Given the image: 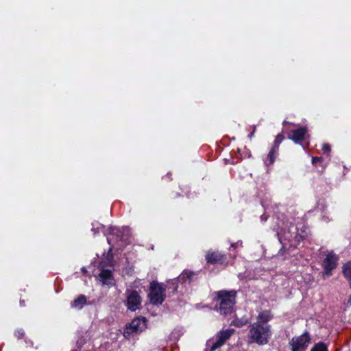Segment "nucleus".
Segmentation results:
<instances>
[{
	"label": "nucleus",
	"mask_w": 351,
	"mask_h": 351,
	"mask_svg": "<svg viewBox=\"0 0 351 351\" xmlns=\"http://www.w3.org/2000/svg\"><path fill=\"white\" fill-rule=\"evenodd\" d=\"M284 139H285V136L283 135V132L278 134L276 136L271 147L279 151L280 145L283 141Z\"/></svg>",
	"instance_id": "6ab92c4d"
},
{
	"label": "nucleus",
	"mask_w": 351,
	"mask_h": 351,
	"mask_svg": "<svg viewBox=\"0 0 351 351\" xmlns=\"http://www.w3.org/2000/svg\"><path fill=\"white\" fill-rule=\"evenodd\" d=\"M324 160V158L322 157H318V156H313L312 157V164L315 166L317 165L318 162L322 163Z\"/></svg>",
	"instance_id": "b1692460"
},
{
	"label": "nucleus",
	"mask_w": 351,
	"mask_h": 351,
	"mask_svg": "<svg viewBox=\"0 0 351 351\" xmlns=\"http://www.w3.org/2000/svg\"><path fill=\"white\" fill-rule=\"evenodd\" d=\"M271 334V325L263 326L258 323L254 322L250 326L247 336L250 343L264 346L268 343Z\"/></svg>",
	"instance_id": "7ed1b4c3"
},
{
	"label": "nucleus",
	"mask_w": 351,
	"mask_h": 351,
	"mask_svg": "<svg viewBox=\"0 0 351 351\" xmlns=\"http://www.w3.org/2000/svg\"><path fill=\"white\" fill-rule=\"evenodd\" d=\"M235 330L233 328H228L219 331L216 335L217 340L210 346L209 351H215L221 348L226 341L234 333Z\"/></svg>",
	"instance_id": "1a4fd4ad"
},
{
	"label": "nucleus",
	"mask_w": 351,
	"mask_h": 351,
	"mask_svg": "<svg viewBox=\"0 0 351 351\" xmlns=\"http://www.w3.org/2000/svg\"><path fill=\"white\" fill-rule=\"evenodd\" d=\"M308 128L306 126L300 127L296 130H292L288 134V138L293 141L295 144H301L306 139Z\"/></svg>",
	"instance_id": "9b49d317"
},
{
	"label": "nucleus",
	"mask_w": 351,
	"mask_h": 351,
	"mask_svg": "<svg viewBox=\"0 0 351 351\" xmlns=\"http://www.w3.org/2000/svg\"><path fill=\"white\" fill-rule=\"evenodd\" d=\"M322 149L324 152V153H325V154L329 153L330 152V150H331L330 146L328 143L323 144Z\"/></svg>",
	"instance_id": "393cba45"
},
{
	"label": "nucleus",
	"mask_w": 351,
	"mask_h": 351,
	"mask_svg": "<svg viewBox=\"0 0 351 351\" xmlns=\"http://www.w3.org/2000/svg\"><path fill=\"white\" fill-rule=\"evenodd\" d=\"M288 123H289L288 121H284L282 122V125H285L286 124H288Z\"/></svg>",
	"instance_id": "c756f323"
},
{
	"label": "nucleus",
	"mask_w": 351,
	"mask_h": 351,
	"mask_svg": "<svg viewBox=\"0 0 351 351\" xmlns=\"http://www.w3.org/2000/svg\"><path fill=\"white\" fill-rule=\"evenodd\" d=\"M278 155V150L271 148L268 154L263 159L264 163L266 166H270L273 165L276 160L277 156Z\"/></svg>",
	"instance_id": "dca6fc26"
},
{
	"label": "nucleus",
	"mask_w": 351,
	"mask_h": 351,
	"mask_svg": "<svg viewBox=\"0 0 351 351\" xmlns=\"http://www.w3.org/2000/svg\"><path fill=\"white\" fill-rule=\"evenodd\" d=\"M110 237L107 238L108 244L111 245L113 243H118L123 241V231L116 227H110L109 228Z\"/></svg>",
	"instance_id": "ddd939ff"
},
{
	"label": "nucleus",
	"mask_w": 351,
	"mask_h": 351,
	"mask_svg": "<svg viewBox=\"0 0 351 351\" xmlns=\"http://www.w3.org/2000/svg\"><path fill=\"white\" fill-rule=\"evenodd\" d=\"M145 325L146 319L145 317H136L126 324L123 335L126 339H129L131 335L142 332L145 328Z\"/></svg>",
	"instance_id": "423d86ee"
},
{
	"label": "nucleus",
	"mask_w": 351,
	"mask_h": 351,
	"mask_svg": "<svg viewBox=\"0 0 351 351\" xmlns=\"http://www.w3.org/2000/svg\"><path fill=\"white\" fill-rule=\"evenodd\" d=\"M167 287L162 282L153 280L149 284V292L148 298L150 304L159 306L161 305L166 298Z\"/></svg>",
	"instance_id": "20e7f679"
},
{
	"label": "nucleus",
	"mask_w": 351,
	"mask_h": 351,
	"mask_svg": "<svg viewBox=\"0 0 351 351\" xmlns=\"http://www.w3.org/2000/svg\"><path fill=\"white\" fill-rule=\"evenodd\" d=\"M278 239L287 241L291 245H298L308 235L307 228L305 226L299 227L292 222H287L285 228L277 232Z\"/></svg>",
	"instance_id": "f257e3e1"
},
{
	"label": "nucleus",
	"mask_w": 351,
	"mask_h": 351,
	"mask_svg": "<svg viewBox=\"0 0 351 351\" xmlns=\"http://www.w3.org/2000/svg\"><path fill=\"white\" fill-rule=\"evenodd\" d=\"M205 258L207 263L212 265H223L227 261L226 255L219 251L207 252Z\"/></svg>",
	"instance_id": "9d476101"
},
{
	"label": "nucleus",
	"mask_w": 351,
	"mask_h": 351,
	"mask_svg": "<svg viewBox=\"0 0 351 351\" xmlns=\"http://www.w3.org/2000/svg\"><path fill=\"white\" fill-rule=\"evenodd\" d=\"M215 308L220 314L227 316L234 311L236 304L237 291L234 290H221L215 293Z\"/></svg>",
	"instance_id": "f03ea898"
},
{
	"label": "nucleus",
	"mask_w": 351,
	"mask_h": 351,
	"mask_svg": "<svg viewBox=\"0 0 351 351\" xmlns=\"http://www.w3.org/2000/svg\"><path fill=\"white\" fill-rule=\"evenodd\" d=\"M166 287L169 293L174 294L177 292L178 285L177 282L172 280L169 282L167 286Z\"/></svg>",
	"instance_id": "412c9836"
},
{
	"label": "nucleus",
	"mask_w": 351,
	"mask_h": 351,
	"mask_svg": "<svg viewBox=\"0 0 351 351\" xmlns=\"http://www.w3.org/2000/svg\"><path fill=\"white\" fill-rule=\"evenodd\" d=\"M171 176V175H169V174H167V175H166V177H167V178H169V176Z\"/></svg>",
	"instance_id": "2f4dec72"
},
{
	"label": "nucleus",
	"mask_w": 351,
	"mask_h": 351,
	"mask_svg": "<svg viewBox=\"0 0 351 351\" xmlns=\"http://www.w3.org/2000/svg\"><path fill=\"white\" fill-rule=\"evenodd\" d=\"M87 303V298L84 295H78L71 303V306L73 308L81 310Z\"/></svg>",
	"instance_id": "2eb2a0df"
},
{
	"label": "nucleus",
	"mask_w": 351,
	"mask_h": 351,
	"mask_svg": "<svg viewBox=\"0 0 351 351\" xmlns=\"http://www.w3.org/2000/svg\"><path fill=\"white\" fill-rule=\"evenodd\" d=\"M249 323V319L245 317L239 318L236 317L234 319L231 323V325L234 326L238 328L243 327L247 325Z\"/></svg>",
	"instance_id": "a211bd4d"
},
{
	"label": "nucleus",
	"mask_w": 351,
	"mask_h": 351,
	"mask_svg": "<svg viewBox=\"0 0 351 351\" xmlns=\"http://www.w3.org/2000/svg\"><path fill=\"white\" fill-rule=\"evenodd\" d=\"M82 272H84V273H85V272H86V271H86V269L85 268H82Z\"/></svg>",
	"instance_id": "7c9ffc66"
},
{
	"label": "nucleus",
	"mask_w": 351,
	"mask_h": 351,
	"mask_svg": "<svg viewBox=\"0 0 351 351\" xmlns=\"http://www.w3.org/2000/svg\"><path fill=\"white\" fill-rule=\"evenodd\" d=\"M274 316L270 310H265L258 313L255 323H258L263 326L269 325L268 322L273 319Z\"/></svg>",
	"instance_id": "4468645a"
},
{
	"label": "nucleus",
	"mask_w": 351,
	"mask_h": 351,
	"mask_svg": "<svg viewBox=\"0 0 351 351\" xmlns=\"http://www.w3.org/2000/svg\"><path fill=\"white\" fill-rule=\"evenodd\" d=\"M99 280L102 285L112 287L115 285V281L113 278L112 272L108 269H103L99 274Z\"/></svg>",
	"instance_id": "f8f14e48"
},
{
	"label": "nucleus",
	"mask_w": 351,
	"mask_h": 351,
	"mask_svg": "<svg viewBox=\"0 0 351 351\" xmlns=\"http://www.w3.org/2000/svg\"><path fill=\"white\" fill-rule=\"evenodd\" d=\"M311 351H328V350L326 343L324 342H319L313 346Z\"/></svg>",
	"instance_id": "aec40b11"
},
{
	"label": "nucleus",
	"mask_w": 351,
	"mask_h": 351,
	"mask_svg": "<svg viewBox=\"0 0 351 351\" xmlns=\"http://www.w3.org/2000/svg\"><path fill=\"white\" fill-rule=\"evenodd\" d=\"M239 245V242L231 244V247L236 249Z\"/></svg>",
	"instance_id": "cd10ccee"
},
{
	"label": "nucleus",
	"mask_w": 351,
	"mask_h": 351,
	"mask_svg": "<svg viewBox=\"0 0 351 351\" xmlns=\"http://www.w3.org/2000/svg\"><path fill=\"white\" fill-rule=\"evenodd\" d=\"M255 132H256V126L254 125V128H253V131L248 134V138L251 139L254 136Z\"/></svg>",
	"instance_id": "bb28decb"
},
{
	"label": "nucleus",
	"mask_w": 351,
	"mask_h": 351,
	"mask_svg": "<svg viewBox=\"0 0 351 351\" xmlns=\"http://www.w3.org/2000/svg\"><path fill=\"white\" fill-rule=\"evenodd\" d=\"M20 306H25V302L24 300H20Z\"/></svg>",
	"instance_id": "c85d7f7f"
},
{
	"label": "nucleus",
	"mask_w": 351,
	"mask_h": 351,
	"mask_svg": "<svg viewBox=\"0 0 351 351\" xmlns=\"http://www.w3.org/2000/svg\"><path fill=\"white\" fill-rule=\"evenodd\" d=\"M110 245H111V247H110V249L108 252V254H107V258L108 261H110V259H113L112 250H113L114 245L112 243H111Z\"/></svg>",
	"instance_id": "a878e982"
},
{
	"label": "nucleus",
	"mask_w": 351,
	"mask_h": 351,
	"mask_svg": "<svg viewBox=\"0 0 351 351\" xmlns=\"http://www.w3.org/2000/svg\"><path fill=\"white\" fill-rule=\"evenodd\" d=\"M343 274L344 277L347 279L348 281V283H350L351 282V261H348L346 263H345L343 267Z\"/></svg>",
	"instance_id": "f3484780"
},
{
	"label": "nucleus",
	"mask_w": 351,
	"mask_h": 351,
	"mask_svg": "<svg viewBox=\"0 0 351 351\" xmlns=\"http://www.w3.org/2000/svg\"><path fill=\"white\" fill-rule=\"evenodd\" d=\"M339 261V256L333 251L328 252L322 263L323 268L322 277L326 279L332 275V271L335 270Z\"/></svg>",
	"instance_id": "39448f33"
},
{
	"label": "nucleus",
	"mask_w": 351,
	"mask_h": 351,
	"mask_svg": "<svg viewBox=\"0 0 351 351\" xmlns=\"http://www.w3.org/2000/svg\"><path fill=\"white\" fill-rule=\"evenodd\" d=\"M25 333L23 329H17L14 332V336L17 339H23L25 337Z\"/></svg>",
	"instance_id": "5701e85b"
},
{
	"label": "nucleus",
	"mask_w": 351,
	"mask_h": 351,
	"mask_svg": "<svg viewBox=\"0 0 351 351\" xmlns=\"http://www.w3.org/2000/svg\"><path fill=\"white\" fill-rule=\"evenodd\" d=\"M127 300L125 305L128 310L136 311L142 308V298L136 290H127Z\"/></svg>",
	"instance_id": "6e6552de"
},
{
	"label": "nucleus",
	"mask_w": 351,
	"mask_h": 351,
	"mask_svg": "<svg viewBox=\"0 0 351 351\" xmlns=\"http://www.w3.org/2000/svg\"><path fill=\"white\" fill-rule=\"evenodd\" d=\"M311 341V337L308 332H305L302 335L292 338L289 341L291 351H305Z\"/></svg>",
	"instance_id": "0eeeda50"
},
{
	"label": "nucleus",
	"mask_w": 351,
	"mask_h": 351,
	"mask_svg": "<svg viewBox=\"0 0 351 351\" xmlns=\"http://www.w3.org/2000/svg\"><path fill=\"white\" fill-rule=\"evenodd\" d=\"M194 276L195 273L192 271H184V272L181 275V278L185 282L187 280H191Z\"/></svg>",
	"instance_id": "4be33fe9"
}]
</instances>
